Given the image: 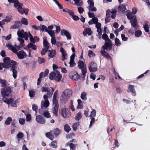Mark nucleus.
<instances>
[{
	"label": "nucleus",
	"mask_w": 150,
	"mask_h": 150,
	"mask_svg": "<svg viewBox=\"0 0 150 150\" xmlns=\"http://www.w3.org/2000/svg\"><path fill=\"white\" fill-rule=\"evenodd\" d=\"M41 90L42 92H47V95L45 94L43 96V98L45 101H42L41 103V108L44 107L47 108L49 105V102L48 99V97L51 98L52 97L54 89L52 87H46L43 86L41 88Z\"/></svg>",
	"instance_id": "1"
},
{
	"label": "nucleus",
	"mask_w": 150,
	"mask_h": 150,
	"mask_svg": "<svg viewBox=\"0 0 150 150\" xmlns=\"http://www.w3.org/2000/svg\"><path fill=\"white\" fill-rule=\"evenodd\" d=\"M102 38L105 41V43L102 47L101 49L110 50L112 48V43L108 35L105 33L104 34L102 35Z\"/></svg>",
	"instance_id": "2"
},
{
	"label": "nucleus",
	"mask_w": 150,
	"mask_h": 150,
	"mask_svg": "<svg viewBox=\"0 0 150 150\" xmlns=\"http://www.w3.org/2000/svg\"><path fill=\"white\" fill-rule=\"evenodd\" d=\"M127 16L128 19L130 20L132 26L133 28L137 29L138 28V23L135 15L131 12H129L127 13Z\"/></svg>",
	"instance_id": "3"
},
{
	"label": "nucleus",
	"mask_w": 150,
	"mask_h": 150,
	"mask_svg": "<svg viewBox=\"0 0 150 150\" xmlns=\"http://www.w3.org/2000/svg\"><path fill=\"white\" fill-rule=\"evenodd\" d=\"M4 64L5 68L9 69L13 66L17 65V62L13 60L10 61V58L6 57L4 58L3 59Z\"/></svg>",
	"instance_id": "4"
},
{
	"label": "nucleus",
	"mask_w": 150,
	"mask_h": 150,
	"mask_svg": "<svg viewBox=\"0 0 150 150\" xmlns=\"http://www.w3.org/2000/svg\"><path fill=\"white\" fill-rule=\"evenodd\" d=\"M78 67L80 69H81L82 74L83 77L82 79L84 80L85 77V75L87 73V69L86 64L84 62L82 61H79L78 63Z\"/></svg>",
	"instance_id": "5"
},
{
	"label": "nucleus",
	"mask_w": 150,
	"mask_h": 150,
	"mask_svg": "<svg viewBox=\"0 0 150 150\" xmlns=\"http://www.w3.org/2000/svg\"><path fill=\"white\" fill-rule=\"evenodd\" d=\"M11 92L12 91L10 86L1 89V96L4 98L8 97Z\"/></svg>",
	"instance_id": "6"
},
{
	"label": "nucleus",
	"mask_w": 150,
	"mask_h": 150,
	"mask_svg": "<svg viewBox=\"0 0 150 150\" xmlns=\"http://www.w3.org/2000/svg\"><path fill=\"white\" fill-rule=\"evenodd\" d=\"M88 69L90 72L96 71L97 69L96 64L93 61L91 62L88 65Z\"/></svg>",
	"instance_id": "7"
},
{
	"label": "nucleus",
	"mask_w": 150,
	"mask_h": 150,
	"mask_svg": "<svg viewBox=\"0 0 150 150\" xmlns=\"http://www.w3.org/2000/svg\"><path fill=\"white\" fill-rule=\"evenodd\" d=\"M87 2L89 4L88 7L89 11H97V8L94 6V2L93 0H88Z\"/></svg>",
	"instance_id": "8"
},
{
	"label": "nucleus",
	"mask_w": 150,
	"mask_h": 150,
	"mask_svg": "<svg viewBox=\"0 0 150 150\" xmlns=\"http://www.w3.org/2000/svg\"><path fill=\"white\" fill-rule=\"evenodd\" d=\"M4 102L8 104H11L12 107H16L17 104L15 101H14V99L11 98L6 99L4 100Z\"/></svg>",
	"instance_id": "9"
},
{
	"label": "nucleus",
	"mask_w": 150,
	"mask_h": 150,
	"mask_svg": "<svg viewBox=\"0 0 150 150\" xmlns=\"http://www.w3.org/2000/svg\"><path fill=\"white\" fill-rule=\"evenodd\" d=\"M69 76L70 79H72L74 80H77L79 77V75L76 71L71 72L69 74Z\"/></svg>",
	"instance_id": "10"
},
{
	"label": "nucleus",
	"mask_w": 150,
	"mask_h": 150,
	"mask_svg": "<svg viewBox=\"0 0 150 150\" xmlns=\"http://www.w3.org/2000/svg\"><path fill=\"white\" fill-rule=\"evenodd\" d=\"M36 121L38 123L43 124L46 122V120L44 117L41 115H38L36 116Z\"/></svg>",
	"instance_id": "11"
},
{
	"label": "nucleus",
	"mask_w": 150,
	"mask_h": 150,
	"mask_svg": "<svg viewBox=\"0 0 150 150\" xmlns=\"http://www.w3.org/2000/svg\"><path fill=\"white\" fill-rule=\"evenodd\" d=\"M61 114L64 118H67L70 116V114L69 112L68 109L63 108L61 110Z\"/></svg>",
	"instance_id": "12"
},
{
	"label": "nucleus",
	"mask_w": 150,
	"mask_h": 150,
	"mask_svg": "<svg viewBox=\"0 0 150 150\" xmlns=\"http://www.w3.org/2000/svg\"><path fill=\"white\" fill-rule=\"evenodd\" d=\"M60 51L62 53V60L64 61L65 59H67V54L64 49L62 47H61L60 48Z\"/></svg>",
	"instance_id": "13"
},
{
	"label": "nucleus",
	"mask_w": 150,
	"mask_h": 150,
	"mask_svg": "<svg viewBox=\"0 0 150 150\" xmlns=\"http://www.w3.org/2000/svg\"><path fill=\"white\" fill-rule=\"evenodd\" d=\"M18 57L20 59H22L25 57L27 56L26 53L23 51L21 50L16 54Z\"/></svg>",
	"instance_id": "14"
},
{
	"label": "nucleus",
	"mask_w": 150,
	"mask_h": 150,
	"mask_svg": "<svg viewBox=\"0 0 150 150\" xmlns=\"http://www.w3.org/2000/svg\"><path fill=\"white\" fill-rule=\"evenodd\" d=\"M61 34L63 36H65L68 40L71 39V36L69 33L65 30H63L61 32Z\"/></svg>",
	"instance_id": "15"
},
{
	"label": "nucleus",
	"mask_w": 150,
	"mask_h": 150,
	"mask_svg": "<svg viewBox=\"0 0 150 150\" xmlns=\"http://www.w3.org/2000/svg\"><path fill=\"white\" fill-rule=\"evenodd\" d=\"M11 20V17L10 16H7L3 20L1 21V25H0V26L3 28V25H4L6 23H8Z\"/></svg>",
	"instance_id": "16"
},
{
	"label": "nucleus",
	"mask_w": 150,
	"mask_h": 150,
	"mask_svg": "<svg viewBox=\"0 0 150 150\" xmlns=\"http://www.w3.org/2000/svg\"><path fill=\"white\" fill-rule=\"evenodd\" d=\"M16 65L13 66L11 68L10 70L12 71L13 72V76L14 79H16L17 76V71L16 69L17 68Z\"/></svg>",
	"instance_id": "17"
},
{
	"label": "nucleus",
	"mask_w": 150,
	"mask_h": 150,
	"mask_svg": "<svg viewBox=\"0 0 150 150\" xmlns=\"http://www.w3.org/2000/svg\"><path fill=\"white\" fill-rule=\"evenodd\" d=\"M55 74L54 80L57 82L59 81L61 79L62 75L60 74L59 72L57 71H55Z\"/></svg>",
	"instance_id": "18"
},
{
	"label": "nucleus",
	"mask_w": 150,
	"mask_h": 150,
	"mask_svg": "<svg viewBox=\"0 0 150 150\" xmlns=\"http://www.w3.org/2000/svg\"><path fill=\"white\" fill-rule=\"evenodd\" d=\"M75 55V54H73L70 58V62H69V64L70 66L71 67H74L76 64L74 61Z\"/></svg>",
	"instance_id": "19"
},
{
	"label": "nucleus",
	"mask_w": 150,
	"mask_h": 150,
	"mask_svg": "<svg viewBox=\"0 0 150 150\" xmlns=\"http://www.w3.org/2000/svg\"><path fill=\"white\" fill-rule=\"evenodd\" d=\"M6 46L9 49L11 50L14 53L16 54L18 52V50L16 48L14 47L12 45L9 44H8L6 45Z\"/></svg>",
	"instance_id": "20"
},
{
	"label": "nucleus",
	"mask_w": 150,
	"mask_h": 150,
	"mask_svg": "<svg viewBox=\"0 0 150 150\" xmlns=\"http://www.w3.org/2000/svg\"><path fill=\"white\" fill-rule=\"evenodd\" d=\"M39 112L40 114L44 115L46 118H50L51 117L50 114L48 111H46L42 112L40 109L39 110Z\"/></svg>",
	"instance_id": "21"
},
{
	"label": "nucleus",
	"mask_w": 150,
	"mask_h": 150,
	"mask_svg": "<svg viewBox=\"0 0 150 150\" xmlns=\"http://www.w3.org/2000/svg\"><path fill=\"white\" fill-rule=\"evenodd\" d=\"M103 50L100 51V53L102 56L109 59L110 60H111L112 59L109 54L105 51V50Z\"/></svg>",
	"instance_id": "22"
},
{
	"label": "nucleus",
	"mask_w": 150,
	"mask_h": 150,
	"mask_svg": "<svg viewBox=\"0 0 150 150\" xmlns=\"http://www.w3.org/2000/svg\"><path fill=\"white\" fill-rule=\"evenodd\" d=\"M134 86L133 85H129L127 91L128 92L132 93L133 96H135L136 95L135 91L134 88Z\"/></svg>",
	"instance_id": "23"
},
{
	"label": "nucleus",
	"mask_w": 150,
	"mask_h": 150,
	"mask_svg": "<svg viewBox=\"0 0 150 150\" xmlns=\"http://www.w3.org/2000/svg\"><path fill=\"white\" fill-rule=\"evenodd\" d=\"M21 25V23L20 21H16L14 24L11 27L10 29H17L20 27Z\"/></svg>",
	"instance_id": "24"
},
{
	"label": "nucleus",
	"mask_w": 150,
	"mask_h": 150,
	"mask_svg": "<svg viewBox=\"0 0 150 150\" xmlns=\"http://www.w3.org/2000/svg\"><path fill=\"white\" fill-rule=\"evenodd\" d=\"M69 98L62 93L60 97V100L63 103H65L69 99Z\"/></svg>",
	"instance_id": "25"
},
{
	"label": "nucleus",
	"mask_w": 150,
	"mask_h": 150,
	"mask_svg": "<svg viewBox=\"0 0 150 150\" xmlns=\"http://www.w3.org/2000/svg\"><path fill=\"white\" fill-rule=\"evenodd\" d=\"M0 83L1 84L2 86L4 88L8 87L7 86L9 85L6 80L1 78H0Z\"/></svg>",
	"instance_id": "26"
},
{
	"label": "nucleus",
	"mask_w": 150,
	"mask_h": 150,
	"mask_svg": "<svg viewBox=\"0 0 150 150\" xmlns=\"http://www.w3.org/2000/svg\"><path fill=\"white\" fill-rule=\"evenodd\" d=\"M63 93L69 98L72 95V91L70 89H67L65 90Z\"/></svg>",
	"instance_id": "27"
},
{
	"label": "nucleus",
	"mask_w": 150,
	"mask_h": 150,
	"mask_svg": "<svg viewBox=\"0 0 150 150\" xmlns=\"http://www.w3.org/2000/svg\"><path fill=\"white\" fill-rule=\"evenodd\" d=\"M55 54V51L54 50H48V55L49 57L53 58Z\"/></svg>",
	"instance_id": "28"
},
{
	"label": "nucleus",
	"mask_w": 150,
	"mask_h": 150,
	"mask_svg": "<svg viewBox=\"0 0 150 150\" xmlns=\"http://www.w3.org/2000/svg\"><path fill=\"white\" fill-rule=\"evenodd\" d=\"M126 10L125 6L123 4H120L118 7V10L122 12H124Z\"/></svg>",
	"instance_id": "29"
},
{
	"label": "nucleus",
	"mask_w": 150,
	"mask_h": 150,
	"mask_svg": "<svg viewBox=\"0 0 150 150\" xmlns=\"http://www.w3.org/2000/svg\"><path fill=\"white\" fill-rule=\"evenodd\" d=\"M63 11L68 13L69 15L71 17L74 14V12L73 11L69 10L67 8L64 9L63 10Z\"/></svg>",
	"instance_id": "30"
},
{
	"label": "nucleus",
	"mask_w": 150,
	"mask_h": 150,
	"mask_svg": "<svg viewBox=\"0 0 150 150\" xmlns=\"http://www.w3.org/2000/svg\"><path fill=\"white\" fill-rule=\"evenodd\" d=\"M98 21V19L96 17H94L93 18L92 20L89 21L88 23L89 25H92L93 24H96Z\"/></svg>",
	"instance_id": "31"
},
{
	"label": "nucleus",
	"mask_w": 150,
	"mask_h": 150,
	"mask_svg": "<svg viewBox=\"0 0 150 150\" xmlns=\"http://www.w3.org/2000/svg\"><path fill=\"white\" fill-rule=\"evenodd\" d=\"M46 136L51 140H53L54 137L52 134L50 132H47L45 134Z\"/></svg>",
	"instance_id": "32"
},
{
	"label": "nucleus",
	"mask_w": 150,
	"mask_h": 150,
	"mask_svg": "<svg viewBox=\"0 0 150 150\" xmlns=\"http://www.w3.org/2000/svg\"><path fill=\"white\" fill-rule=\"evenodd\" d=\"M27 46L28 48H31L34 50H36L37 49L36 45L33 43H29L28 44Z\"/></svg>",
	"instance_id": "33"
},
{
	"label": "nucleus",
	"mask_w": 150,
	"mask_h": 150,
	"mask_svg": "<svg viewBox=\"0 0 150 150\" xmlns=\"http://www.w3.org/2000/svg\"><path fill=\"white\" fill-rule=\"evenodd\" d=\"M78 105L77 108L78 109H81L83 107V102L81 99H78L77 100Z\"/></svg>",
	"instance_id": "34"
},
{
	"label": "nucleus",
	"mask_w": 150,
	"mask_h": 150,
	"mask_svg": "<svg viewBox=\"0 0 150 150\" xmlns=\"http://www.w3.org/2000/svg\"><path fill=\"white\" fill-rule=\"evenodd\" d=\"M43 46L45 48L48 49L50 48V44L46 40L44 39L43 42Z\"/></svg>",
	"instance_id": "35"
},
{
	"label": "nucleus",
	"mask_w": 150,
	"mask_h": 150,
	"mask_svg": "<svg viewBox=\"0 0 150 150\" xmlns=\"http://www.w3.org/2000/svg\"><path fill=\"white\" fill-rule=\"evenodd\" d=\"M39 30L42 32L45 31L47 32L48 31V29L47 26L44 25H40L39 26Z\"/></svg>",
	"instance_id": "36"
},
{
	"label": "nucleus",
	"mask_w": 150,
	"mask_h": 150,
	"mask_svg": "<svg viewBox=\"0 0 150 150\" xmlns=\"http://www.w3.org/2000/svg\"><path fill=\"white\" fill-rule=\"evenodd\" d=\"M24 30H18L17 32V35L19 37L23 38L24 36V34L25 33Z\"/></svg>",
	"instance_id": "37"
},
{
	"label": "nucleus",
	"mask_w": 150,
	"mask_h": 150,
	"mask_svg": "<svg viewBox=\"0 0 150 150\" xmlns=\"http://www.w3.org/2000/svg\"><path fill=\"white\" fill-rule=\"evenodd\" d=\"M81 98L84 100H87V93L85 92H82L81 94Z\"/></svg>",
	"instance_id": "38"
},
{
	"label": "nucleus",
	"mask_w": 150,
	"mask_h": 150,
	"mask_svg": "<svg viewBox=\"0 0 150 150\" xmlns=\"http://www.w3.org/2000/svg\"><path fill=\"white\" fill-rule=\"evenodd\" d=\"M54 134L55 136H57L59 134L60 132V130L58 128H56L52 131Z\"/></svg>",
	"instance_id": "39"
},
{
	"label": "nucleus",
	"mask_w": 150,
	"mask_h": 150,
	"mask_svg": "<svg viewBox=\"0 0 150 150\" xmlns=\"http://www.w3.org/2000/svg\"><path fill=\"white\" fill-rule=\"evenodd\" d=\"M23 5V4L22 3H21L20 5L18 6V10L19 13L21 14H22L24 13L23 11V9L22 8V6Z\"/></svg>",
	"instance_id": "40"
},
{
	"label": "nucleus",
	"mask_w": 150,
	"mask_h": 150,
	"mask_svg": "<svg viewBox=\"0 0 150 150\" xmlns=\"http://www.w3.org/2000/svg\"><path fill=\"white\" fill-rule=\"evenodd\" d=\"M58 106H54L53 109V112L54 115L55 116H57L58 115Z\"/></svg>",
	"instance_id": "41"
},
{
	"label": "nucleus",
	"mask_w": 150,
	"mask_h": 150,
	"mask_svg": "<svg viewBox=\"0 0 150 150\" xmlns=\"http://www.w3.org/2000/svg\"><path fill=\"white\" fill-rule=\"evenodd\" d=\"M52 102L54 106H59L58 101L56 99V97H53Z\"/></svg>",
	"instance_id": "42"
},
{
	"label": "nucleus",
	"mask_w": 150,
	"mask_h": 150,
	"mask_svg": "<svg viewBox=\"0 0 150 150\" xmlns=\"http://www.w3.org/2000/svg\"><path fill=\"white\" fill-rule=\"evenodd\" d=\"M12 119L11 117H8L5 121V124L7 125H9L12 122Z\"/></svg>",
	"instance_id": "43"
},
{
	"label": "nucleus",
	"mask_w": 150,
	"mask_h": 150,
	"mask_svg": "<svg viewBox=\"0 0 150 150\" xmlns=\"http://www.w3.org/2000/svg\"><path fill=\"white\" fill-rule=\"evenodd\" d=\"M55 75V71L54 72H51L49 75V79L51 80H54Z\"/></svg>",
	"instance_id": "44"
},
{
	"label": "nucleus",
	"mask_w": 150,
	"mask_h": 150,
	"mask_svg": "<svg viewBox=\"0 0 150 150\" xmlns=\"http://www.w3.org/2000/svg\"><path fill=\"white\" fill-rule=\"evenodd\" d=\"M28 36L30 38V40L31 42V43H35V41L34 38H33L32 35L29 32H28Z\"/></svg>",
	"instance_id": "45"
},
{
	"label": "nucleus",
	"mask_w": 150,
	"mask_h": 150,
	"mask_svg": "<svg viewBox=\"0 0 150 150\" xmlns=\"http://www.w3.org/2000/svg\"><path fill=\"white\" fill-rule=\"evenodd\" d=\"M64 129L65 131L67 133H68L71 129L69 126L67 124L64 125Z\"/></svg>",
	"instance_id": "46"
},
{
	"label": "nucleus",
	"mask_w": 150,
	"mask_h": 150,
	"mask_svg": "<svg viewBox=\"0 0 150 150\" xmlns=\"http://www.w3.org/2000/svg\"><path fill=\"white\" fill-rule=\"evenodd\" d=\"M82 117V113L81 112H79L76 115L75 117V119L77 121H79Z\"/></svg>",
	"instance_id": "47"
},
{
	"label": "nucleus",
	"mask_w": 150,
	"mask_h": 150,
	"mask_svg": "<svg viewBox=\"0 0 150 150\" xmlns=\"http://www.w3.org/2000/svg\"><path fill=\"white\" fill-rule=\"evenodd\" d=\"M75 2V4H76L79 6H81L83 4V2L81 0H73Z\"/></svg>",
	"instance_id": "48"
},
{
	"label": "nucleus",
	"mask_w": 150,
	"mask_h": 150,
	"mask_svg": "<svg viewBox=\"0 0 150 150\" xmlns=\"http://www.w3.org/2000/svg\"><path fill=\"white\" fill-rule=\"evenodd\" d=\"M79 122L74 123L72 126L73 129L74 131H76L78 127L79 126Z\"/></svg>",
	"instance_id": "49"
},
{
	"label": "nucleus",
	"mask_w": 150,
	"mask_h": 150,
	"mask_svg": "<svg viewBox=\"0 0 150 150\" xmlns=\"http://www.w3.org/2000/svg\"><path fill=\"white\" fill-rule=\"evenodd\" d=\"M96 115V111L95 109H93L91 112V115L89 116L90 117H95Z\"/></svg>",
	"instance_id": "50"
},
{
	"label": "nucleus",
	"mask_w": 150,
	"mask_h": 150,
	"mask_svg": "<svg viewBox=\"0 0 150 150\" xmlns=\"http://www.w3.org/2000/svg\"><path fill=\"white\" fill-rule=\"evenodd\" d=\"M117 11L115 9H113L112 11L111 12L112 13L111 17L113 19H114L116 16Z\"/></svg>",
	"instance_id": "51"
},
{
	"label": "nucleus",
	"mask_w": 150,
	"mask_h": 150,
	"mask_svg": "<svg viewBox=\"0 0 150 150\" xmlns=\"http://www.w3.org/2000/svg\"><path fill=\"white\" fill-rule=\"evenodd\" d=\"M52 38L55 37V32L53 30L48 31L47 32Z\"/></svg>",
	"instance_id": "52"
},
{
	"label": "nucleus",
	"mask_w": 150,
	"mask_h": 150,
	"mask_svg": "<svg viewBox=\"0 0 150 150\" xmlns=\"http://www.w3.org/2000/svg\"><path fill=\"white\" fill-rule=\"evenodd\" d=\"M22 24L25 25H27L28 24V22L27 19L25 18H23L21 21Z\"/></svg>",
	"instance_id": "53"
},
{
	"label": "nucleus",
	"mask_w": 150,
	"mask_h": 150,
	"mask_svg": "<svg viewBox=\"0 0 150 150\" xmlns=\"http://www.w3.org/2000/svg\"><path fill=\"white\" fill-rule=\"evenodd\" d=\"M43 73H40L39 74V77L38 78V82L37 83V84L38 85H39L41 82L42 80V75L43 74Z\"/></svg>",
	"instance_id": "54"
},
{
	"label": "nucleus",
	"mask_w": 150,
	"mask_h": 150,
	"mask_svg": "<svg viewBox=\"0 0 150 150\" xmlns=\"http://www.w3.org/2000/svg\"><path fill=\"white\" fill-rule=\"evenodd\" d=\"M143 27L145 31L146 32H148L149 31V26L146 22L145 23L144 25L143 26Z\"/></svg>",
	"instance_id": "55"
},
{
	"label": "nucleus",
	"mask_w": 150,
	"mask_h": 150,
	"mask_svg": "<svg viewBox=\"0 0 150 150\" xmlns=\"http://www.w3.org/2000/svg\"><path fill=\"white\" fill-rule=\"evenodd\" d=\"M85 30L87 33L88 35L90 36L92 34L93 32L90 28H87Z\"/></svg>",
	"instance_id": "56"
},
{
	"label": "nucleus",
	"mask_w": 150,
	"mask_h": 150,
	"mask_svg": "<svg viewBox=\"0 0 150 150\" xmlns=\"http://www.w3.org/2000/svg\"><path fill=\"white\" fill-rule=\"evenodd\" d=\"M13 2L14 3V6L15 7H18V6L20 4H19V2L18 0H13Z\"/></svg>",
	"instance_id": "57"
},
{
	"label": "nucleus",
	"mask_w": 150,
	"mask_h": 150,
	"mask_svg": "<svg viewBox=\"0 0 150 150\" xmlns=\"http://www.w3.org/2000/svg\"><path fill=\"white\" fill-rule=\"evenodd\" d=\"M88 56L89 57H95V54L91 50H90L88 52Z\"/></svg>",
	"instance_id": "58"
},
{
	"label": "nucleus",
	"mask_w": 150,
	"mask_h": 150,
	"mask_svg": "<svg viewBox=\"0 0 150 150\" xmlns=\"http://www.w3.org/2000/svg\"><path fill=\"white\" fill-rule=\"evenodd\" d=\"M45 60L44 59L40 57L38 58V62L40 64H42L45 62Z\"/></svg>",
	"instance_id": "59"
},
{
	"label": "nucleus",
	"mask_w": 150,
	"mask_h": 150,
	"mask_svg": "<svg viewBox=\"0 0 150 150\" xmlns=\"http://www.w3.org/2000/svg\"><path fill=\"white\" fill-rule=\"evenodd\" d=\"M51 146L53 148H56L57 147L56 141H52L51 143Z\"/></svg>",
	"instance_id": "60"
},
{
	"label": "nucleus",
	"mask_w": 150,
	"mask_h": 150,
	"mask_svg": "<svg viewBox=\"0 0 150 150\" xmlns=\"http://www.w3.org/2000/svg\"><path fill=\"white\" fill-rule=\"evenodd\" d=\"M142 34L141 31L139 30H137L135 32V35L136 37H139Z\"/></svg>",
	"instance_id": "61"
},
{
	"label": "nucleus",
	"mask_w": 150,
	"mask_h": 150,
	"mask_svg": "<svg viewBox=\"0 0 150 150\" xmlns=\"http://www.w3.org/2000/svg\"><path fill=\"white\" fill-rule=\"evenodd\" d=\"M115 44L117 46H119L121 45V42L119 39L117 38H115Z\"/></svg>",
	"instance_id": "62"
},
{
	"label": "nucleus",
	"mask_w": 150,
	"mask_h": 150,
	"mask_svg": "<svg viewBox=\"0 0 150 150\" xmlns=\"http://www.w3.org/2000/svg\"><path fill=\"white\" fill-rule=\"evenodd\" d=\"M35 95V92L33 90L29 91V95L30 97H33Z\"/></svg>",
	"instance_id": "63"
},
{
	"label": "nucleus",
	"mask_w": 150,
	"mask_h": 150,
	"mask_svg": "<svg viewBox=\"0 0 150 150\" xmlns=\"http://www.w3.org/2000/svg\"><path fill=\"white\" fill-rule=\"evenodd\" d=\"M48 50L47 49L45 48H43L41 50V54L42 55H45V53L47 52L48 51Z\"/></svg>",
	"instance_id": "64"
}]
</instances>
